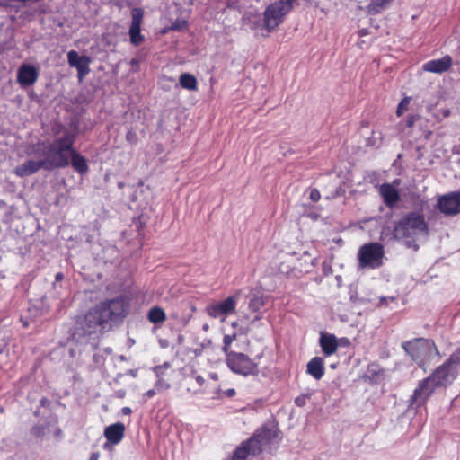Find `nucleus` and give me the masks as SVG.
Wrapping results in <instances>:
<instances>
[{
    "instance_id": "12",
    "label": "nucleus",
    "mask_w": 460,
    "mask_h": 460,
    "mask_svg": "<svg viewBox=\"0 0 460 460\" xmlns=\"http://www.w3.org/2000/svg\"><path fill=\"white\" fill-rule=\"evenodd\" d=\"M438 208L441 213L448 216L460 213V192H451L440 197Z\"/></svg>"
},
{
    "instance_id": "25",
    "label": "nucleus",
    "mask_w": 460,
    "mask_h": 460,
    "mask_svg": "<svg viewBox=\"0 0 460 460\" xmlns=\"http://www.w3.org/2000/svg\"><path fill=\"white\" fill-rule=\"evenodd\" d=\"M147 319L152 323H161L166 320V314L163 308L153 306L148 312Z\"/></svg>"
},
{
    "instance_id": "19",
    "label": "nucleus",
    "mask_w": 460,
    "mask_h": 460,
    "mask_svg": "<svg viewBox=\"0 0 460 460\" xmlns=\"http://www.w3.org/2000/svg\"><path fill=\"white\" fill-rule=\"evenodd\" d=\"M125 434V426L120 422L108 426L104 430V436L108 442L116 445L121 441Z\"/></svg>"
},
{
    "instance_id": "1",
    "label": "nucleus",
    "mask_w": 460,
    "mask_h": 460,
    "mask_svg": "<svg viewBox=\"0 0 460 460\" xmlns=\"http://www.w3.org/2000/svg\"><path fill=\"white\" fill-rule=\"evenodd\" d=\"M127 314L126 303L122 298H113L97 304L84 314L75 319L73 337L82 338L110 330L112 323L121 321Z\"/></svg>"
},
{
    "instance_id": "13",
    "label": "nucleus",
    "mask_w": 460,
    "mask_h": 460,
    "mask_svg": "<svg viewBox=\"0 0 460 460\" xmlns=\"http://www.w3.org/2000/svg\"><path fill=\"white\" fill-rule=\"evenodd\" d=\"M67 61L70 66L75 67L78 72V77L82 80L90 72L89 65L91 58L86 56H79L75 50H70L67 53Z\"/></svg>"
},
{
    "instance_id": "42",
    "label": "nucleus",
    "mask_w": 460,
    "mask_h": 460,
    "mask_svg": "<svg viewBox=\"0 0 460 460\" xmlns=\"http://www.w3.org/2000/svg\"><path fill=\"white\" fill-rule=\"evenodd\" d=\"M155 394V390H153V389L148 390V391L146 393V395L147 397H149V398H150V397H153Z\"/></svg>"
},
{
    "instance_id": "39",
    "label": "nucleus",
    "mask_w": 460,
    "mask_h": 460,
    "mask_svg": "<svg viewBox=\"0 0 460 460\" xmlns=\"http://www.w3.org/2000/svg\"><path fill=\"white\" fill-rule=\"evenodd\" d=\"M290 270H291L290 266H287V267L280 268L279 271L281 273L287 274V273H288L290 271Z\"/></svg>"
},
{
    "instance_id": "46",
    "label": "nucleus",
    "mask_w": 460,
    "mask_h": 460,
    "mask_svg": "<svg viewBox=\"0 0 460 460\" xmlns=\"http://www.w3.org/2000/svg\"><path fill=\"white\" fill-rule=\"evenodd\" d=\"M132 138L131 133H128L127 139Z\"/></svg>"
},
{
    "instance_id": "2",
    "label": "nucleus",
    "mask_w": 460,
    "mask_h": 460,
    "mask_svg": "<svg viewBox=\"0 0 460 460\" xmlns=\"http://www.w3.org/2000/svg\"><path fill=\"white\" fill-rule=\"evenodd\" d=\"M75 135L65 131L63 136L55 139L48 146L40 142L37 144V152L44 156L48 171L63 168L69 164V155L73 150Z\"/></svg>"
},
{
    "instance_id": "14",
    "label": "nucleus",
    "mask_w": 460,
    "mask_h": 460,
    "mask_svg": "<svg viewBox=\"0 0 460 460\" xmlns=\"http://www.w3.org/2000/svg\"><path fill=\"white\" fill-rule=\"evenodd\" d=\"M143 19V11L138 8L132 10V22L129 29L130 42L138 46L143 42L144 37L140 32V26Z\"/></svg>"
},
{
    "instance_id": "35",
    "label": "nucleus",
    "mask_w": 460,
    "mask_h": 460,
    "mask_svg": "<svg viewBox=\"0 0 460 460\" xmlns=\"http://www.w3.org/2000/svg\"><path fill=\"white\" fill-rule=\"evenodd\" d=\"M321 199V194L317 189H312L310 191V199L314 202L318 201Z\"/></svg>"
},
{
    "instance_id": "34",
    "label": "nucleus",
    "mask_w": 460,
    "mask_h": 460,
    "mask_svg": "<svg viewBox=\"0 0 460 460\" xmlns=\"http://www.w3.org/2000/svg\"><path fill=\"white\" fill-rule=\"evenodd\" d=\"M31 434L35 437H41L45 434V429L43 426H34L31 429Z\"/></svg>"
},
{
    "instance_id": "27",
    "label": "nucleus",
    "mask_w": 460,
    "mask_h": 460,
    "mask_svg": "<svg viewBox=\"0 0 460 460\" xmlns=\"http://www.w3.org/2000/svg\"><path fill=\"white\" fill-rule=\"evenodd\" d=\"M245 444L248 447V449L252 456L259 455L262 452L264 446L259 441V438L255 437L250 438Z\"/></svg>"
},
{
    "instance_id": "41",
    "label": "nucleus",
    "mask_w": 460,
    "mask_h": 460,
    "mask_svg": "<svg viewBox=\"0 0 460 460\" xmlns=\"http://www.w3.org/2000/svg\"><path fill=\"white\" fill-rule=\"evenodd\" d=\"M122 413L125 415H129L131 413V409L129 407L122 408Z\"/></svg>"
},
{
    "instance_id": "52",
    "label": "nucleus",
    "mask_w": 460,
    "mask_h": 460,
    "mask_svg": "<svg viewBox=\"0 0 460 460\" xmlns=\"http://www.w3.org/2000/svg\"><path fill=\"white\" fill-rule=\"evenodd\" d=\"M3 411H4L3 407H0V412H3Z\"/></svg>"
},
{
    "instance_id": "4",
    "label": "nucleus",
    "mask_w": 460,
    "mask_h": 460,
    "mask_svg": "<svg viewBox=\"0 0 460 460\" xmlns=\"http://www.w3.org/2000/svg\"><path fill=\"white\" fill-rule=\"evenodd\" d=\"M402 347L420 367H424L428 361L438 354L435 343L430 340L423 338L403 342Z\"/></svg>"
},
{
    "instance_id": "32",
    "label": "nucleus",
    "mask_w": 460,
    "mask_h": 460,
    "mask_svg": "<svg viewBox=\"0 0 460 460\" xmlns=\"http://www.w3.org/2000/svg\"><path fill=\"white\" fill-rule=\"evenodd\" d=\"M451 114V111L450 109L448 108H444V109H439L438 110V111L436 113H434V117L438 119V120H441L443 119H446L447 117H449Z\"/></svg>"
},
{
    "instance_id": "36",
    "label": "nucleus",
    "mask_w": 460,
    "mask_h": 460,
    "mask_svg": "<svg viewBox=\"0 0 460 460\" xmlns=\"http://www.w3.org/2000/svg\"><path fill=\"white\" fill-rule=\"evenodd\" d=\"M156 388L159 390L168 389L170 387V385L168 382L159 378L155 385Z\"/></svg>"
},
{
    "instance_id": "50",
    "label": "nucleus",
    "mask_w": 460,
    "mask_h": 460,
    "mask_svg": "<svg viewBox=\"0 0 460 460\" xmlns=\"http://www.w3.org/2000/svg\"><path fill=\"white\" fill-rule=\"evenodd\" d=\"M296 402L299 406H301V405H302V403H299V399H296Z\"/></svg>"
},
{
    "instance_id": "11",
    "label": "nucleus",
    "mask_w": 460,
    "mask_h": 460,
    "mask_svg": "<svg viewBox=\"0 0 460 460\" xmlns=\"http://www.w3.org/2000/svg\"><path fill=\"white\" fill-rule=\"evenodd\" d=\"M287 14L288 13L272 3L269 4L263 13L264 26L268 31L271 32L276 30L283 22Z\"/></svg>"
},
{
    "instance_id": "9",
    "label": "nucleus",
    "mask_w": 460,
    "mask_h": 460,
    "mask_svg": "<svg viewBox=\"0 0 460 460\" xmlns=\"http://www.w3.org/2000/svg\"><path fill=\"white\" fill-rule=\"evenodd\" d=\"M247 298V305L245 306L241 305L238 308L240 321L249 320L252 314H256L252 322L261 320L262 318L261 309L265 305L267 297L263 295L252 294Z\"/></svg>"
},
{
    "instance_id": "49",
    "label": "nucleus",
    "mask_w": 460,
    "mask_h": 460,
    "mask_svg": "<svg viewBox=\"0 0 460 460\" xmlns=\"http://www.w3.org/2000/svg\"><path fill=\"white\" fill-rule=\"evenodd\" d=\"M46 401H47V400H46L45 398H44V399H42V400H41V404H42V405H44V403H45V402H46Z\"/></svg>"
},
{
    "instance_id": "53",
    "label": "nucleus",
    "mask_w": 460,
    "mask_h": 460,
    "mask_svg": "<svg viewBox=\"0 0 460 460\" xmlns=\"http://www.w3.org/2000/svg\"><path fill=\"white\" fill-rule=\"evenodd\" d=\"M237 325V323H234L233 326L235 327Z\"/></svg>"
},
{
    "instance_id": "40",
    "label": "nucleus",
    "mask_w": 460,
    "mask_h": 460,
    "mask_svg": "<svg viewBox=\"0 0 460 460\" xmlns=\"http://www.w3.org/2000/svg\"><path fill=\"white\" fill-rule=\"evenodd\" d=\"M63 279H64V275H63V273H61V272H58V274H56V276H55V279H56V281H61Z\"/></svg>"
},
{
    "instance_id": "10",
    "label": "nucleus",
    "mask_w": 460,
    "mask_h": 460,
    "mask_svg": "<svg viewBox=\"0 0 460 460\" xmlns=\"http://www.w3.org/2000/svg\"><path fill=\"white\" fill-rule=\"evenodd\" d=\"M437 387L429 376L420 381L411 397V406L420 407L425 404Z\"/></svg>"
},
{
    "instance_id": "17",
    "label": "nucleus",
    "mask_w": 460,
    "mask_h": 460,
    "mask_svg": "<svg viewBox=\"0 0 460 460\" xmlns=\"http://www.w3.org/2000/svg\"><path fill=\"white\" fill-rule=\"evenodd\" d=\"M379 194L385 204L392 208L400 199L398 190L391 183H384L379 186Z\"/></svg>"
},
{
    "instance_id": "5",
    "label": "nucleus",
    "mask_w": 460,
    "mask_h": 460,
    "mask_svg": "<svg viewBox=\"0 0 460 460\" xmlns=\"http://www.w3.org/2000/svg\"><path fill=\"white\" fill-rule=\"evenodd\" d=\"M460 373V349H457L447 360L445 364L438 367L430 376L431 380L439 386L450 385Z\"/></svg>"
},
{
    "instance_id": "7",
    "label": "nucleus",
    "mask_w": 460,
    "mask_h": 460,
    "mask_svg": "<svg viewBox=\"0 0 460 460\" xmlns=\"http://www.w3.org/2000/svg\"><path fill=\"white\" fill-rule=\"evenodd\" d=\"M226 362L228 367L235 374L247 376H257L259 373L258 364L247 355L233 351L226 355Z\"/></svg>"
},
{
    "instance_id": "22",
    "label": "nucleus",
    "mask_w": 460,
    "mask_h": 460,
    "mask_svg": "<svg viewBox=\"0 0 460 460\" xmlns=\"http://www.w3.org/2000/svg\"><path fill=\"white\" fill-rule=\"evenodd\" d=\"M70 163L74 169L81 174L85 173L88 171V165L85 158L74 148L69 155V164Z\"/></svg>"
},
{
    "instance_id": "28",
    "label": "nucleus",
    "mask_w": 460,
    "mask_h": 460,
    "mask_svg": "<svg viewBox=\"0 0 460 460\" xmlns=\"http://www.w3.org/2000/svg\"><path fill=\"white\" fill-rule=\"evenodd\" d=\"M249 455H251V453L248 447L245 442H243L234 451L231 460H244Z\"/></svg>"
},
{
    "instance_id": "16",
    "label": "nucleus",
    "mask_w": 460,
    "mask_h": 460,
    "mask_svg": "<svg viewBox=\"0 0 460 460\" xmlns=\"http://www.w3.org/2000/svg\"><path fill=\"white\" fill-rule=\"evenodd\" d=\"M48 170V166L44 159L40 161L27 160L22 164L14 169V172L19 177H26L38 172L40 169Z\"/></svg>"
},
{
    "instance_id": "21",
    "label": "nucleus",
    "mask_w": 460,
    "mask_h": 460,
    "mask_svg": "<svg viewBox=\"0 0 460 460\" xmlns=\"http://www.w3.org/2000/svg\"><path fill=\"white\" fill-rule=\"evenodd\" d=\"M306 372L315 379H321L324 375L323 359L320 357L313 358L306 366Z\"/></svg>"
},
{
    "instance_id": "8",
    "label": "nucleus",
    "mask_w": 460,
    "mask_h": 460,
    "mask_svg": "<svg viewBox=\"0 0 460 460\" xmlns=\"http://www.w3.org/2000/svg\"><path fill=\"white\" fill-rule=\"evenodd\" d=\"M242 298L243 293L241 290H238L233 296H228L220 302L208 305L206 311L210 317L225 320L229 314H238L236 306Z\"/></svg>"
},
{
    "instance_id": "44",
    "label": "nucleus",
    "mask_w": 460,
    "mask_h": 460,
    "mask_svg": "<svg viewBox=\"0 0 460 460\" xmlns=\"http://www.w3.org/2000/svg\"><path fill=\"white\" fill-rule=\"evenodd\" d=\"M227 394H228L229 396H231V395L234 394V389H229V390L227 391Z\"/></svg>"
},
{
    "instance_id": "51",
    "label": "nucleus",
    "mask_w": 460,
    "mask_h": 460,
    "mask_svg": "<svg viewBox=\"0 0 460 460\" xmlns=\"http://www.w3.org/2000/svg\"><path fill=\"white\" fill-rule=\"evenodd\" d=\"M408 125H409V126H412V121H409V122H408Z\"/></svg>"
},
{
    "instance_id": "6",
    "label": "nucleus",
    "mask_w": 460,
    "mask_h": 460,
    "mask_svg": "<svg viewBox=\"0 0 460 460\" xmlns=\"http://www.w3.org/2000/svg\"><path fill=\"white\" fill-rule=\"evenodd\" d=\"M385 256L384 246L379 243H370L360 247L358 252L360 268H379Z\"/></svg>"
},
{
    "instance_id": "43",
    "label": "nucleus",
    "mask_w": 460,
    "mask_h": 460,
    "mask_svg": "<svg viewBox=\"0 0 460 460\" xmlns=\"http://www.w3.org/2000/svg\"><path fill=\"white\" fill-rule=\"evenodd\" d=\"M98 457H99V454H97V453H93V454H92V456H91V460H97V459H98Z\"/></svg>"
},
{
    "instance_id": "20",
    "label": "nucleus",
    "mask_w": 460,
    "mask_h": 460,
    "mask_svg": "<svg viewBox=\"0 0 460 460\" xmlns=\"http://www.w3.org/2000/svg\"><path fill=\"white\" fill-rule=\"evenodd\" d=\"M319 343L325 356L334 354L339 347L337 338L330 333H321Z\"/></svg>"
},
{
    "instance_id": "30",
    "label": "nucleus",
    "mask_w": 460,
    "mask_h": 460,
    "mask_svg": "<svg viewBox=\"0 0 460 460\" xmlns=\"http://www.w3.org/2000/svg\"><path fill=\"white\" fill-rule=\"evenodd\" d=\"M294 2L295 0H275L272 4L288 13L293 9Z\"/></svg>"
},
{
    "instance_id": "18",
    "label": "nucleus",
    "mask_w": 460,
    "mask_h": 460,
    "mask_svg": "<svg viewBox=\"0 0 460 460\" xmlns=\"http://www.w3.org/2000/svg\"><path fill=\"white\" fill-rule=\"evenodd\" d=\"M38 78L36 68L31 65H22L18 70L17 81L22 86L32 85Z\"/></svg>"
},
{
    "instance_id": "47",
    "label": "nucleus",
    "mask_w": 460,
    "mask_h": 460,
    "mask_svg": "<svg viewBox=\"0 0 460 460\" xmlns=\"http://www.w3.org/2000/svg\"><path fill=\"white\" fill-rule=\"evenodd\" d=\"M132 138L131 133H128L127 139Z\"/></svg>"
},
{
    "instance_id": "45",
    "label": "nucleus",
    "mask_w": 460,
    "mask_h": 460,
    "mask_svg": "<svg viewBox=\"0 0 460 460\" xmlns=\"http://www.w3.org/2000/svg\"><path fill=\"white\" fill-rule=\"evenodd\" d=\"M367 145H368V146H374V145H375V142H374V141H372V140H370V139H368V144H367Z\"/></svg>"
},
{
    "instance_id": "24",
    "label": "nucleus",
    "mask_w": 460,
    "mask_h": 460,
    "mask_svg": "<svg viewBox=\"0 0 460 460\" xmlns=\"http://www.w3.org/2000/svg\"><path fill=\"white\" fill-rule=\"evenodd\" d=\"M181 86L190 91H196L198 89V82L194 75L189 73H183L179 78Z\"/></svg>"
},
{
    "instance_id": "48",
    "label": "nucleus",
    "mask_w": 460,
    "mask_h": 460,
    "mask_svg": "<svg viewBox=\"0 0 460 460\" xmlns=\"http://www.w3.org/2000/svg\"><path fill=\"white\" fill-rule=\"evenodd\" d=\"M211 377L214 378V379H217V376L216 374H214V375L211 376Z\"/></svg>"
},
{
    "instance_id": "29",
    "label": "nucleus",
    "mask_w": 460,
    "mask_h": 460,
    "mask_svg": "<svg viewBox=\"0 0 460 460\" xmlns=\"http://www.w3.org/2000/svg\"><path fill=\"white\" fill-rule=\"evenodd\" d=\"M236 338H237L236 333L224 335L222 350L226 355H227V353L233 352V350H231L230 348H231L233 341L234 340H236Z\"/></svg>"
},
{
    "instance_id": "33",
    "label": "nucleus",
    "mask_w": 460,
    "mask_h": 460,
    "mask_svg": "<svg viewBox=\"0 0 460 460\" xmlns=\"http://www.w3.org/2000/svg\"><path fill=\"white\" fill-rule=\"evenodd\" d=\"M186 24L187 23L185 21L177 20L172 23L170 30L180 31L183 29L186 26Z\"/></svg>"
},
{
    "instance_id": "15",
    "label": "nucleus",
    "mask_w": 460,
    "mask_h": 460,
    "mask_svg": "<svg viewBox=\"0 0 460 460\" xmlns=\"http://www.w3.org/2000/svg\"><path fill=\"white\" fill-rule=\"evenodd\" d=\"M453 64V60L450 56H444L439 59H433L426 62L422 66V69L425 72L441 74L447 71Z\"/></svg>"
},
{
    "instance_id": "37",
    "label": "nucleus",
    "mask_w": 460,
    "mask_h": 460,
    "mask_svg": "<svg viewBox=\"0 0 460 460\" xmlns=\"http://www.w3.org/2000/svg\"><path fill=\"white\" fill-rule=\"evenodd\" d=\"M194 378H195V381H196L198 386L201 387L205 382L204 378L199 375L195 376Z\"/></svg>"
},
{
    "instance_id": "38",
    "label": "nucleus",
    "mask_w": 460,
    "mask_h": 460,
    "mask_svg": "<svg viewBox=\"0 0 460 460\" xmlns=\"http://www.w3.org/2000/svg\"><path fill=\"white\" fill-rule=\"evenodd\" d=\"M164 367L162 366H156L154 367V371L158 377H160L161 375H163Z\"/></svg>"
},
{
    "instance_id": "31",
    "label": "nucleus",
    "mask_w": 460,
    "mask_h": 460,
    "mask_svg": "<svg viewBox=\"0 0 460 460\" xmlns=\"http://www.w3.org/2000/svg\"><path fill=\"white\" fill-rule=\"evenodd\" d=\"M411 102V97L403 98L399 103L396 111L397 116H402L407 110Z\"/></svg>"
},
{
    "instance_id": "23",
    "label": "nucleus",
    "mask_w": 460,
    "mask_h": 460,
    "mask_svg": "<svg viewBox=\"0 0 460 460\" xmlns=\"http://www.w3.org/2000/svg\"><path fill=\"white\" fill-rule=\"evenodd\" d=\"M277 430L275 429H269L263 427L256 431L253 435L256 438H259V441L265 447L271 440H273L277 437Z\"/></svg>"
},
{
    "instance_id": "26",
    "label": "nucleus",
    "mask_w": 460,
    "mask_h": 460,
    "mask_svg": "<svg viewBox=\"0 0 460 460\" xmlns=\"http://www.w3.org/2000/svg\"><path fill=\"white\" fill-rule=\"evenodd\" d=\"M393 0H371L367 5V12L371 14L378 13L384 11Z\"/></svg>"
},
{
    "instance_id": "3",
    "label": "nucleus",
    "mask_w": 460,
    "mask_h": 460,
    "mask_svg": "<svg viewBox=\"0 0 460 460\" xmlns=\"http://www.w3.org/2000/svg\"><path fill=\"white\" fill-rule=\"evenodd\" d=\"M394 238L403 240L408 248L414 251L419 249L415 237L419 234L427 236L429 226L423 215L418 212H411L395 223L394 231Z\"/></svg>"
}]
</instances>
